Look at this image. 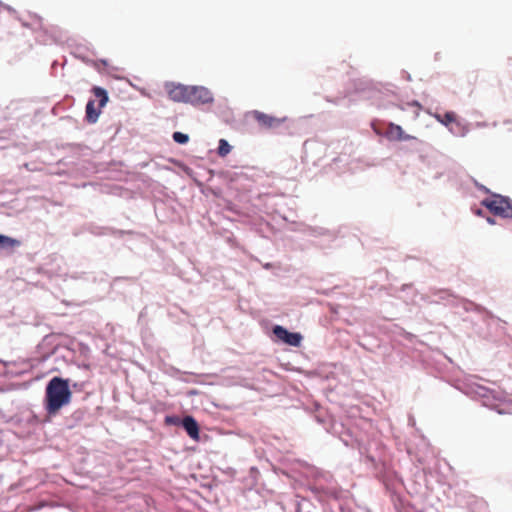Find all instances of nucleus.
I'll list each match as a JSON object with an SVG mask.
<instances>
[{
  "label": "nucleus",
  "instance_id": "7",
  "mask_svg": "<svg viewBox=\"0 0 512 512\" xmlns=\"http://www.w3.org/2000/svg\"><path fill=\"white\" fill-rule=\"evenodd\" d=\"M253 116L255 120L265 128H274L281 123V120L265 113L254 111Z\"/></svg>",
  "mask_w": 512,
  "mask_h": 512
},
{
  "label": "nucleus",
  "instance_id": "8",
  "mask_svg": "<svg viewBox=\"0 0 512 512\" xmlns=\"http://www.w3.org/2000/svg\"><path fill=\"white\" fill-rule=\"evenodd\" d=\"M165 423L169 425H180L184 427L187 434L192 437V416H186L184 419H180L177 416H167L165 418Z\"/></svg>",
  "mask_w": 512,
  "mask_h": 512
},
{
  "label": "nucleus",
  "instance_id": "1",
  "mask_svg": "<svg viewBox=\"0 0 512 512\" xmlns=\"http://www.w3.org/2000/svg\"><path fill=\"white\" fill-rule=\"evenodd\" d=\"M72 392L69 388V380L61 377H53L45 390V410L49 415H56L60 409L71 402Z\"/></svg>",
  "mask_w": 512,
  "mask_h": 512
},
{
  "label": "nucleus",
  "instance_id": "15",
  "mask_svg": "<svg viewBox=\"0 0 512 512\" xmlns=\"http://www.w3.org/2000/svg\"><path fill=\"white\" fill-rule=\"evenodd\" d=\"M199 439V427L198 424L194 421V441Z\"/></svg>",
  "mask_w": 512,
  "mask_h": 512
},
{
  "label": "nucleus",
  "instance_id": "5",
  "mask_svg": "<svg viewBox=\"0 0 512 512\" xmlns=\"http://www.w3.org/2000/svg\"><path fill=\"white\" fill-rule=\"evenodd\" d=\"M390 141L414 140L416 137L406 134L400 125L389 123L385 133Z\"/></svg>",
  "mask_w": 512,
  "mask_h": 512
},
{
  "label": "nucleus",
  "instance_id": "6",
  "mask_svg": "<svg viewBox=\"0 0 512 512\" xmlns=\"http://www.w3.org/2000/svg\"><path fill=\"white\" fill-rule=\"evenodd\" d=\"M213 101V94L208 88L194 86V105H211Z\"/></svg>",
  "mask_w": 512,
  "mask_h": 512
},
{
  "label": "nucleus",
  "instance_id": "14",
  "mask_svg": "<svg viewBox=\"0 0 512 512\" xmlns=\"http://www.w3.org/2000/svg\"><path fill=\"white\" fill-rule=\"evenodd\" d=\"M173 139L175 142L184 144L189 141V136L187 134L181 133V132H174L173 133Z\"/></svg>",
  "mask_w": 512,
  "mask_h": 512
},
{
  "label": "nucleus",
  "instance_id": "4",
  "mask_svg": "<svg viewBox=\"0 0 512 512\" xmlns=\"http://www.w3.org/2000/svg\"><path fill=\"white\" fill-rule=\"evenodd\" d=\"M273 333L279 340L290 346L298 347L301 344L302 335L300 333L289 332L280 325L274 326Z\"/></svg>",
  "mask_w": 512,
  "mask_h": 512
},
{
  "label": "nucleus",
  "instance_id": "13",
  "mask_svg": "<svg viewBox=\"0 0 512 512\" xmlns=\"http://www.w3.org/2000/svg\"><path fill=\"white\" fill-rule=\"evenodd\" d=\"M436 118L446 126L456 121V115L454 112H446L443 116L437 115Z\"/></svg>",
  "mask_w": 512,
  "mask_h": 512
},
{
  "label": "nucleus",
  "instance_id": "17",
  "mask_svg": "<svg viewBox=\"0 0 512 512\" xmlns=\"http://www.w3.org/2000/svg\"><path fill=\"white\" fill-rule=\"evenodd\" d=\"M488 222L492 224L494 223V221L491 218H488Z\"/></svg>",
  "mask_w": 512,
  "mask_h": 512
},
{
  "label": "nucleus",
  "instance_id": "11",
  "mask_svg": "<svg viewBox=\"0 0 512 512\" xmlns=\"http://www.w3.org/2000/svg\"><path fill=\"white\" fill-rule=\"evenodd\" d=\"M20 241L17 239L10 238L8 236H4L0 234V247H18L20 246Z\"/></svg>",
  "mask_w": 512,
  "mask_h": 512
},
{
  "label": "nucleus",
  "instance_id": "12",
  "mask_svg": "<svg viewBox=\"0 0 512 512\" xmlns=\"http://www.w3.org/2000/svg\"><path fill=\"white\" fill-rule=\"evenodd\" d=\"M232 147L229 145V143L225 139L219 140V146H218V155L220 157H225L231 152Z\"/></svg>",
  "mask_w": 512,
  "mask_h": 512
},
{
  "label": "nucleus",
  "instance_id": "2",
  "mask_svg": "<svg viewBox=\"0 0 512 512\" xmlns=\"http://www.w3.org/2000/svg\"><path fill=\"white\" fill-rule=\"evenodd\" d=\"M482 205L489 209L494 215L504 218L512 217V204L503 196L493 195L491 198L484 199Z\"/></svg>",
  "mask_w": 512,
  "mask_h": 512
},
{
  "label": "nucleus",
  "instance_id": "3",
  "mask_svg": "<svg viewBox=\"0 0 512 512\" xmlns=\"http://www.w3.org/2000/svg\"><path fill=\"white\" fill-rule=\"evenodd\" d=\"M166 91L169 98L177 102H187L192 94V91L187 86L175 83L167 84Z\"/></svg>",
  "mask_w": 512,
  "mask_h": 512
},
{
  "label": "nucleus",
  "instance_id": "16",
  "mask_svg": "<svg viewBox=\"0 0 512 512\" xmlns=\"http://www.w3.org/2000/svg\"><path fill=\"white\" fill-rule=\"evenodd\" d=\"M476 214H477V215H481V214H482V211H481L480 209H478V210L476 211Z\"/></svg>",
  "mask_w": 512,
  "mask_h": 512
},
{
  "label": "nucleus",
  "instance_id": "9",
  "mask_svg": "<svg viewBox=\"0 0 512 512\" xmlns=\"http://www.w3.org/2000/svg\"><path fill=\"white\" fill-rule=\"evenodd\" d=\"M100 107L99 109L95 108V102L93 100H89L86 105V119L89 123H95L100 115Z\"/></svg>",
  "mask_w": 512,
  "mask_h": 512
},
{
  "label": "nucleus",
  "instance_id": "10",
  "mask_svg": "<svg viewBox=\"0 0 512 512\" xmlns=\"http://www.w3.org/2000/svg\"><path fill=\"white\" fill-rule=\"evenodd\" d=\"M92 92L94 96L99 100V107H104L108 102V94L105 89L101 87H93Z\"/></svg>",
  "mask_w": 512,
  "mask_h": 512
}]
</instances>
